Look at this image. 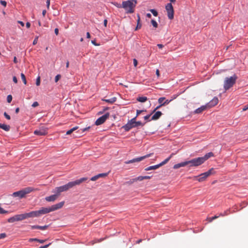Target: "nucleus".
I'll return each mask as SVG.
<instances>
[{
    "mask_svg": "<svg viewBox=\"0 0 248 248\" xmlns=\"http://www.w3.org/2000/svg\"><path fill=\"white\" fill-rule=\"evenodd\" d=\"M107 23H108V20H107V19H105V20H104V26H105V27H107Z\"/></svg>",
    "mask_w": 248,
    "mask_h": 248,
    "instance_id": "59",
    "label": "nucleus"
},
{
    "mask_svg": "<svg viewBox=\"0 0 248 248\" xmlns=\"http://www.w3.org/2000/svg\"><path fill=\"white\" fill-rule=\"evenodd\" d=\"M162 113L161 111H156L154 115L152 117L151 120H156L158 119L162 115Z\"/></svg>",
    "mask_w": 248,
    "mask_h": 248,
    "instance_id": "18",
    "label": "nucleus"
},
{
    "mask_svg": "<svg viewBox=\"0 0 248 248\" xmlns=\"http://www.w3.org/2000/svg\"><path fill=\"white\" fill-rule=\"evenodd\" d=\"M151 115V114H149V115H147L145 116L144 117V119L145 120H148V119H149V118L150 117Z\"/></svg>",
    "mask_w": 248,
    "mask_h": 248,
    "instance_id": "51",
    "label": "nucleus"
},
{
    "mask_svg": "<svg viewBox=\"0 0 248 248\" xmlns=\"http://www.w3.org/2000/svg\"><path fill=\"white\" fill-rule=\"evenodd\" d=\"M36 85L37 86H39L40 85V77L39 76L36 79Z\"/></svg>",
    "mask_w": 248,
    "mask_h": 248,
    "instance_id": "40",
    "label": "nucleus"
},
{
    "mask_svg": "<svg viewBox=\"0 0 248 248\" xmlns=\"http://www.w3.org/2000/svg\"><path fill=\"white\" fill-rule=\"evenodd\" d=\"M30 241H35L39 242L40 243H44L46 241V240H40L37 238H32L30 239Z\"/></svg>",
    "mask_w": 248,
    "mask_h": 248,
    "instance_id": "29",
    "label": "nucleus"
},
{
    "mask_svg": "<svg viewBox=\"0 0 248 248\" xmlns=\"http://www.w3.org/2000/svg\"><path fill=\"white\" fill-rule=\"evenodd\" d=\"M143 111H146L145 110H137V114L136 116L137 117Z\"/></svg>",
    "mask_w": 248,
    "mask_h": 248,
    "instance_id": "43",
    "label": "nucleus"
},
{
    "mask_svg": "<svg viewBox=\"0 0 248 248\" xmlns=\"http://www.w3.org/2000/svg\"><path fill=\"white\" fill-rule=\"evenodd\" d=\"M137 3V0H128L122 2V7L127 14L134 12V8Z\"/></svg>",
    "mask_w": 248,
    "mask_h": 248,
    "instance_id": "3",
    "label": "nucleus"
},
{
    "mask_svg": "<svg viewBox=\"0 0 248 248\" xmlns=\"http://www.w3.org/2000/svg\"><path fill=\"white\" fill-rule=\"evenodd\" d=\"M187 165L186 161L185 162H183L178 164H176L173 166V169H177L181 167H183Z\"/></svg>",
    "mask_w": 248,
    "mask_h": 248,
    "instance_id": "21",
    "label": "nucleus"
},
{
    "mask_svg": "<svg viewBox=\"0 0 248 248\" xmlns=\"http://www.w3.org/2000/svg\"><path fill=\"white\" fill-rule=\"evenodd\" d=\"M165 8L168 18L170 19H172L174 17V10L172 4L170 3H168Z\"/></svg>",
    "mask_w": 248,
    "mask_h": 248,
    "instance_id": "8",
    "label": "nucleus"
},
{
    "mask_svg": "<svg viewBox=\"0 0 248 248\" xmlns=\"http://www.w3.org/2000/svg\"><path fill=\"white\" fill-rule=\"evenodd\" d=\"M219 216H215L211 217H208L207 220H208L209 222H211L213 220L217 218Z\"/></svg>",
    "mask_w": 248,
    "mask_h": 248,
    "instance_id": "31",
    "label": "nucleus"
},
{
    "mask_svg": "<svg viewBox=\"0 0 248 248\" xmlns=\"http://www.w3.org/2000/svg\"><path fill=\"white\" fill-rule=\"evenodd\" d=\"M173 155V154H171L165 160L159 163L158 165H159V167H161L165 164H166L168 161L170 160V159L172 157V155Z\"/></svg>",
    "mask_w": 248,
    "mask_h": 248,
    "instance_id": "23",
    "label": "nucleus"
},
{
    "mask_svg": "<svg viewBox=\"0 0 248 248\" xmlns=\"http://www.w3.org/2000/svg\"><path fill=\"white\" fill-rule=\"evenodd\" d=\"M46 5H47V9H49V5H50V0H46Z\"/></svg>",
    "mask_w": 248,
    "mask_h": 248,
    "instance_id": "54",
    "label": "nucleus"
},
{
    "mask_svg": "<svg viewBox=\"0 0 248 248\" xmlns=\"http://www.w3.org/2000/svg\"><path fill=\"white\" fill-rule=\"evenodd\" d=\"M213 155L214 154L213 153L209 152L203 156L195 158L190 160L186 161L187 165H189V167H198L202 164L208 158L213 156Z\"/></svg>",
    "mask_w": 248,
    "mask_h": 248,
    "instance_id": "1",
    "label": "nucleus"
},
{
    "mask_svg": "<svg viewBox=\"0 0 248 248\" xmlns=\"http://www.w3.org/2000/svg\"><path fill=\"white\" fill-rule=\"evenodd\" d=\"M150 11L154 16H157V12L155 10L151 9Z\"/></svg>",
    "mask_w": 248,
    "mask_h": 248,
    "instance_id": "37",
    "label": "nucleus"
},
{
    "mask_svg": "<svg viewBox=\"0 0 248 248\" xmlns=\"http://www.w3.org/2000/svg\"><path fill=\"white\" fill-rule=\"evenodd\" d=\"M133 63H134V65L135 67H136L137 66V64H138V61L136 59H134L133 60Z\"/></svg>",
    "mask_w": 248,
    "mask_h": 248,
    "instance_id": "50",
    "label": "nucleus"
},
{
    "mask_svg": "<svg viewBox=\"0 0 248 248\" xmlns=\"http://www.w3.org/2000/svg\"><path fill=\"white\" fill-rule=\"evenodd\" d=\"M21 79H22L23 83H24V84H26L27 81H26V77L23 73L21 74Z\"/></svg>",
    "mask_w": 248,
    "mask_h": 248,
    "instance_id": "30",
    "label": "nucleus"
},
{
    "mask_svg": "<svg viewBox=\"0 0 248 248\" xmlns=\"http://www.w3.org/2000/svg\"><path fill=\"white\" fill-rule=\"evenodd\" d=\"M58 196V195H52L45 198V200L47 202H54L55 201Z\"/></svg>",
    "mask_w": 248,
    "mask_h": 248,
    "instance_id": "17",
    "label": "nucleus"
},
{
    "mask_svg": "<svg viewBox=\"0 0 248 248\" xmlns=\"http://www.w3.org/2000/svg\"><path fill=\"white\" fill-rule=\"evenodd\" d=\"M55 33L56 34V35H58V33H59V30L58 28H56L55 29Z\"/></svg>",
    "mask_w": 248,
    "mask_h": 248,
    "instance_id": "61",
    "label": "nucleus"
},
{
    "mask_svg": "<svg viewBox=\"0 0 248 248\" xmlns=\"http://www.w3.org/2000/svg\"><path fill=\"white\" fill-rule=\"evenodd\" d=\"M13 81L15 83H16L17 82V78L14 76L13 78Z\"/></svg>",
    "mask_w": 248,
    "mask_h": 248,
    "instance_id": "53",
    "label": "nucleus"
},
{
    "mask_svg": "<svg viewBox=\"0 0 248 248\" xmlns=\"http://www.w3.org/2000/svg\"><path fill=\"white\" fill-rule=\"evenodd\" d=\"M0 3H1V5L4 6V7H6V4H7V2L5 1L0 0Z\"/></svg>",
    "mask_w": 248,
    "mask_h": 248,
    "instance_id": "45",
    "label": "nucleus"
},
{
    "mask_svg": "<svg viewBox=\"0 0 248 248\" xmlns=\"http://www.w3.org/2000/svg\"><path fill=\"white\" fill-rule=\"evenodd\" d=\"M159 167H160L159 165L158 164H157V165H156L151 166L145 168V170L146 171H149V170H154L157 169Z\"/></svg>",
    "mask_w": 248,
    "mask_h": 248,
    "instance_id": "24",
    "label": "nucleus"
},
{
    "mask_svg": "<svg viewBox=\"0 0 248 248\" xmlns=\"http://www.w3.org/2000/svg\"><path fill=\"white\" fill-rule=\"evenodd\" d=\"M12 100V96L11 95H8L7 97V101L8 103H11Z\"/></svg>",
    "mask_w": 248,
    "mask_h": 248,
    "instance_id": "38",
    "label": "nucleus"
},
{
    "mask_svg": "<svg viewBox=\"0 0 248 248\" xmlns=\"http://www.w3.org/2000/svg\"><path fill=\"white\" fill-rule=\"evenodd\" d=\"M206 106H202L201 107L196 109L195 110V113L197 114L201 113L206 108Z\"/></svg>",
    "mask_w": 248,
    "mask_h": 248,
    "instance_id": "22",
    "label": "nucleus"
},
{
    "mask_svg": "<svg viewBox=\"0 0 248 248\" xmlns=\"http://www.w3.org/2000/svg\"><path fill=\"white\" fill-rule=\"evenodd\" d=\"M99 178V176H98V175H95L93 177H92L91 178V181H95L96 180H97V179H98Z\"/></svg>",
    "mask_w": 248,
    "mask_h": 248,
    "instance_id": "36",
    "label": "nucleus"
},
{
    "mask_svg": "<svg viewBox=\"0 0 248 248\" xmlns=\"http://www.w3.org/2000/svg\"><path fill=\"white\" fill-rule=\"evenodd\" d=\"M61 77V76L60 75H57L55 78V81L56 82H58V81L60 79Z\"/></svg>",
    "mask_w": 248,
    "mask_h": 248,
    "instance_id": "44",
    "label": "nucleus"
},
{
    "mask_svg": "<svg viewBox=\"0 0 248 248\" xmlns=\"http://www.w3.org/2000/svg\"><path fill=\"white\" fill-rule=\"evenodd\" d=\"M38 39V36H36L35 38V39H34V40L33 41V43H32L33 45H36L37 43Z\"/></svg>",
    "mask_w": 248,
    "mask_h": 248,
    "instance_id": "46",
    "label": "nucleus"
},
{
    "mask_svg": "<svg viewBox=\"0 0 248 248\" xmlns=\"http://www.w3.org/2000/svg\"><path fill=\"white\" fill-rule=\"evenodd\" d=\"M102 100L110 104H113L116 101V97H114L108 99H103Z\"/></svg>",
    "mask_w": 248,
    "mask_h": 248,
    "instance_id": "25",
    "label": "nucleus"
},
{
    "mask_svg": "<svg viewBox=\"0 0 248 248\" xmlns=\"http://www.w3.org/2000/svg\"><path fill=\"white\" fill-rule=\"evenodd\" d=\"M229 211H225L224 212V213H220L219 214V216L223 217V216H227V215H229Z\"/></svg>",
    "mask_w": 248,
    "mask_h": 248,
    "instance_id": "42",
    "label": "nucleus"
},
{
    "mask_svg": "<svg viewBox=\"0 0 248 248\" xmlns=\"http://www.w3.org/2000/svg\"><path fill=\"white\" fill-rule=\"evenodd\" d=\"M153 154V153H151V154H147L145 155H144V156H141L140 157L134 158L133 159L125 161V163L128 164H130V163L140 162V161L143 160L145 158H146L151 156V155Z\"/></svg>",
    "mask_w": 248,
    "mask_h": 248,
    "instance_id": "10",
    "label": "nucleus"
},
{
    "mask_svg": "<svg viewBox=\"0 0 248 248\" xmlns=\"http://www.w3.org/2000/svg\"><path fill=\"white\" fill-rule=\"evenodd\" d=\"M157 46L159 48H162L164 46L162 44H157Z\"/></svg>",
    "mask_w": 248,
    "mask_h": 248,
    "instance_id": "64",
    "label": "nucleus"
},
{
    "mask_svg": "<svg viewBox=\"0 0 248 248\" xmlns=\"http://www.w3.org/2000/svg\"><path fill=\"white\" fill-rule=\"evenodd\" d=\"M108 173H99L98 174L99 178H103L105 177L108 176Z\"/></svg>",
    "mask_w": 248,
    "mask_h": 248,
    "instance_id": "34",
    "label": "nucleus"
},
{
    "mask_svg": "<svg viewBox=\"0 0 248 248\" xmlns=\"http://www.w3.org/2000/svg\"><path fill=\"white\" fill-rule=\"evenodd\" d=\"M135 180H137V181H141L144 180L143 176H140L138 177L135 178Z\"/></svg>",
    "mask_w": 248,
    "mask_h": 248,
    "instance_id": "39",
    "label": "nucleus"
},
{
    "mask_svg": "<svg viewBox=\"0 0 248 248\" xmlns=\"http://www.w3.org/2000/svg\"><path fill=\"white\" fill-rule=\"evenodd\" d=\"M16 220V221H21L26 219L25 213L15 215Z\"/></svg>",
    "mask_w": 248,
    "mask_h": 248,
    "instance_id": "19",
    "label": "nucleus"
},
{
    "mask_svg": "<svg viewBox=\"0 0 248 248\" xmlns=\"http://www.w3.org/2000/svg\"><path fill=\"white\" fill-rule=\"evenodd\" d=\"M135 182H137V180H135V178H133V179H132L130 180V184H132V183H133Z\"/></svg>",
    "mask_w": 248,
    "mask_h": 248,
    "instance_id": "57",
    "label": "nucleus"
},
{
    "mask_svg": "<svg viewBox=\"0 0 248 248\" xmlns=\"http://www.w3.org/2000/svg\"><path fill=\"white\" fill-rule=\"evenodd\" d=\"M38 106H39V103L36 101L33 102V103L32 104V107L33 108L36 107Z\"/></svg>",
    "mask_w": 248,
    "mask_h": 248,
    "instance_id": "47",
    "label": "nucleus"
},
{
    "mask_svg": "<svg viewBox=\"0 0 248 248\" xmlns=\"http://www.w3.org/2000/svg\"><path fill=\"white\" fill-rule=\"evenodd\" d=\"M8 221L10 223H13V222H14L15 221H16V217H15V216L11 217H10L8 219Z\"/></svg>",
    "mask_w": 248,
    "mask_h": 248,
    "instance_id": "32",
    "label": "nucleus"
},
{
    "mask_svg": "<svg viewBox=\"0 0 248 248\" xmlns=\"http://www.w3.org/2000/svg\"><path fill=\"white\" fill-rule=\"evenodd\" d=\"M26 218H32L39 217V214L37 211H33L29 213H25Z\"/></svg>",
    "mask_w": 248,
    "mask_h": 248,
    "instance_id": "14",
    "label": "nucleus"
},
{
    "mask_svg": "<svg viewBox=\"0 0 248 248\" xmlns=\"http://www.w3.org/2000/svg\"><path fill=\"white\" fill-rule=\"evenodd\" d=\"M87 180V177H83L79 179L76 180L74 181L70 182L65 185L56 187L57 192L58 194H59L62 192L66 191L68 190L69 189L77 185H79L82 183L86 181Z\"/></svg>",
    "mask_w": 248,
    "mask_h": 248,
    "instance_id": "2",
    "label": "nucleus"
},
{
    "mask_svg": "<svg viewBox=\"0 0 248 248\" xmlns=\"http://www.w3.org/2000/svg\"><path fill=\"white\" fill-rule=\"evenodd\" d=\"M141 27V24L140 23V21L137 22V25L135 29V30H137L139 29H140Z\"/></svg>",
    "mask_w": 248,
    "mask_h": 248,
    "instance_id": "41",
    "label": "nucleus"
},
{
    "mask_svg": "<svg viewBox=\"0 0 248 248\" xmlns=\"http://www.w3.org/2000/svg\"><path fill=\"white\" fill-rule=\"evenodd\" d=\"M248 109V104H247L246 106H245L244 107V108H243V111H246V110H247Z\"/></svg>",
    "mask_w": 248,
    "mask_h": 248,
    "instance_id": "52",
    "label": "nucleus"
},
{
    "mask_svg": "<svg viewBox=\"0 0 248 248\" xmlns=\"http://www.w3.org/2000/svg\"><path fill=\"white\" fill-rule=\"evenodd\" d=\"M90 128V126L88 127H86V128H83V129H81V130L82 131V132L86 131L87 130L89 129V128Z\"/></svg>",
    "mask_w": 248,
    "mask_h": 248,
    "instance_id": "58",
    "label": "nucleus"
},
{
    "mask_svg": "<svg viewBox=\"0 0 248 248\" xmlns=\"http://www.w3.org/2000/svg\"><path fill=\"white\" fill-rule=\"evenodd\" d=\"M213 169L212 168L205 172L202 173L198 176H195L194 179L199 182H203L208 177L213 173Z\"/></svg>",
    "mask_w": 248,
    "mask_h": 248,
    "instance_id": "7",
    "label": "nucleus"
},
{
    "mask_svg": "<svg viewBox=\"0 0 248 248\" xmlns=\"http://www.w3.org/2000/svg\"><path fill=\"white\" fill-rule=\"evenodd\" d=\"M109 113H106L104 115H103L101 117L98 118L96 120V121L95 122V124L96 125H99L102 124L106 121V120L109 117Z\"/></svg>",
    "mask_w": 248,
    "mask_h": 248,
    "instance_id": "11",
    "label": "nucleus"
},
{
    "mask_svg": "<svg viewBox=\"0 0 248 248\" xmlns=\"http://www.w3.org/2000/svg\"><path fill=\"white\" fill-rule=\"evenodd\" d=\"M173 99L174 98H172L170 100H166L165 102L163 103V101H164L165 100V97H162L159 98V99H158V102L160 104V105L156 107V108L154 110L153 112H155L156 111V110L159 109L162 106L169 104Z\"/></svg>",
    "mask_w": 248,
    "mask_h": 248,
    "instance_id": "9",
    "label": "nucleus"
},
{
    "mask_svg": "<svg viewBox=\"0 0 248 248\" xmlns=\"http://www.w3.org/2000/svg\"><path fill=\"white\" fill-rule=\"evenodd\" d=\"M237 78L235 75L230 78H226L224 80V89L226 91L232 87L235 84Z\"/></svg>",
    "mask_w": 248,
    "mask_h": 248,
    "instance_id": "6",
    "label": "nucleus"
},
{
    "mask_svg": "<svg viewBox=\"0 0 248 248\" xmlns=\"http://www.w3.org/2000/svg\"><path fill=\"white\" fill-rule=\"evenodd\" d=\"M137 100L140 102H145L147 100V98L145 96L139 97L137 98Z\"/></svg>",
    "mask_w": 248,
    "mask_h": 248,
    "instance_id": "27",
    "label": "nucleus"
},
{
    "mask_svg": "<svg viewBox=\"0 0 248 248\" xmlns=\"http://www.w3.org/2000/svg\"><path fill=\"white\" fill-rule=\"evenodd\" d=\"M50 245V244H47V245H45L43 246H41V247H39V248H47Z\"/></svg>",
    "mask_w": 248,
    "mask_h": 248,
    "instance_id": "56",
    "label": "nucleus"
},
{
    "mask_svg": "<svg viewBox=\"0 0 248 248\" xmlns=\"http://www.w3.org/2000/svg\"><path fill=\"white\" fill-rule=\"evenodd\" d=\"M156 75L157 76V77H159L160 74H159V70L158 69H156Z\"/></svg>",
    "mask_w": 248,
    "mask_h": 248,
    "instance_id": "60",
    "label": "nucleus"
},
{
    "mask_svg": "<svg viewBox=\"0 0 248 248\" xmlns=\"http://www.w3.org/2000/svg\"><path fill=\"white\" fill-rule=\"evenodd\" d=\"M8 213V211L4 210L1 206V204H0V214H5V213Z\"/></svg>",
    "mask_w": 248,
    "mask_h": 248,
    "instance_id": "35",
    "label": "nucleus"
},
{
    "mask_svg": "<svg viewBox=\"0 0 248 248\" xmlns=\"http://www.w3.org/2000/svg\"><path fill=\"white\" fill-rule=\"evenodd\" d=\"M34 134L38 136H45L47 134V128L46 127H41L34 131Z\"/></svg>",
    "mask_w": 248,
    "mask_h": 248,
    "instance_id": "12",
    "label": "nucleus"
},
{
    "mask_svg": "<svg viewBox=\"0 0 248 248\" xmlns=\"http://www.w3.org/2000/svg\"><path fill=\"white\" fill-rule=\"evenodd\" d=\"M136 118L137 116L132 118L130 120L128 121L126 124L123 126V128L125 130V131H128L133 128L142 126L144 125V124H142L140 121L137 122L136 121Z\"/></svg>",
    "mask_w": 248,
    "mask_h": 248,
    "instance_id": "4",
    "label": "nucleus"
},
{
    "mask_svg": "<svg viewBox=\"0 0 248 248\" xmlns=\"http://www.w3.org/2000/svg\"><path fill=\"white\" fill-rule=\"evenodd\" d=\"M4 115L7 119L10 120L11 119L10 115H9L6 112L4 113Z\"/></svg>",
    "mask_w": 248,
    "mask_h": 248,
    "instance_id": "48",
    "label": "nucleus"
},
{
    "mask_svg": "<svg viewBox=\"0 0 248 248\" xmlns=\"http://www.w3.org/2000/svg\"><path fill=\"white\" fill-rule=\"evenodd\" d=\"M6 236V234L5 233H0V239H2Z\"/></svg>",
    "mask_w": 248,
    "mask_h": 248,
    "instance_id": "49",
    "label": "nucleus"
},
{
    "mask_svg": "<svg viewBox=\"0 0 248 248\" xmlns=\"http://www.w3.org/2000/svg\"><path fill=\"white\" fill-rule=\"evenodd\" d=\"M51 212L50 207H42L40 210H38L39 217L42 215L46 214Z\"/></svg>",
    "mask_w": 248,
    "mask_h": 248,
    "instance_id": "15",
    "label": "nucleus"
},
{
    "mask_svg": "<svg viewBox=\"0 0 248 248\" xmlns=\"http://www.w3.org/2000/svg\"><path fill=\"white\" fill-rule=\"evenodd\" d=\"M115 5L118 8H123L122 4L121 5L120 4H118L117 3L116 4H115Z\"/></svg>",
    "mask_w": 248,
    "mask_h": 248,
    "instance_id": "55",
    "label": "nucleus"
},
{
    "mask_svg": "<svg viewBox=\"0 0 248 248\" xmlns=\"http://www.w3.org/2000/svg\"><path fill=\"white\" fill-rule=\"evenodd\" d=\"M18 23L21 25V26L24 27V23L21 21H18Z\"/></svg>",
    "mask_w": 248,
    "mask_h": 248,
    "instance_id": "63",
    "label": "nucleus"
},
{
    "mask_svg": "<svg viewBox=\"0 0 248 248\" xmlns=\"http://www.w3.org/2000/svg\"><path fill=\"white\" fill-rule=\"evenodd\" d=\"M151 23L155 28H156L157 27L158 24L155 20L152 19L151 20Z\"/></svg>",
    "mask_w": 248,
    "mask_h": 248,
    "instance_id": "33",
    "label": "nucleus"
},
{
    "mask_svg": "<svg viewBox=\"0 0 248 248\" xmlns=\"http://www.w3.org/2000/svg\"><path fill=\"white\" fill-rule=\"evenodd\" d=\"M218 100L217 97H214L211 101H210L206 105V107L211 108L213 107L218 103Z\"/></svg>",
    "mask_w": 248,
    "mask_h": 248,
    "instance_id": "16",
    "label": "nucleus"
},
{
    "mask_svg": "<svg viewBox=\"0 0 248 248\" xmlns=\"http://www.w3.org/2000/svg\"><path fill=\"white\" fill-rule=\"evenodd\" d=\"M31 227L32 229H40L42 230H45L48 228V226L45 225L43 226H39V225H32V226H31Z\"/></svg>",
    "mask_w": 248,
    "mask_h": 248,
    "instance_id": "20",
    "label": "nucleus"
},
{
    "mask_svg": "<svg viewBox=\"0 0 248 248\" xmlns=\"http://www.w3.org/2000/svg\"><path fill=\"white\" fill-rule=\"evenodd\" d=\"M78 128V126H76V127H74L73 128H72V129L68 130L67 132H66V135H70L71 134L73 131H74L75 130H77V129Z\"/></svg>",
    "mask_w": 248,
    "mask_h": 248,
    "instance_id": "28",
    "label": "nucleus"
},
{
    "mask_svg": "<svg viewBox=\"0 0 248 248\" xmlns=\"http://www.w3.org/2000/svg\"><path fill=\"white\" fill-rule=\"evenodd\" d=\"M0 128L6 131H8L10 130V126L9 125L0 124Z\"/></svg>",
    "mask_w": 248,
    "mask_h": 248,
    "instance_id": "26",
    "label": "nucleus"
},
{
    "mask_svg": "<svg viewBox=\"0 0 248 248\" xmlns=\"http://www.w3.org/2000/svg\"><path fill=\"white\" fill-rule=\"evenodd\" d=\"M64 204V202L63 201V202H61L59 203H58L56 204L52 205L51 207H50L51 212H53V211H54L57 210L61 209V208L62 207Z\"/></svg>",
    "mask_w": 248,
    "mask_h": 248,
    "instance_id": "13",
    "label": "nucleus"
},
{
    "mask_svg": "<svg viewBox=\"0 0 248 248\" xmlns=\"http://www.w3.org/2000/svg\"><path fill=\"white\" fill-rule=\"evenodd\" d=\"M151 176H143L144 179H151Z\"/></svg>",
    "mask_w": 248,
    "mask_h": 248,
    "instance_id": "62",
    "label": "nucleus"
},
{
    "mask_svg": "<svg viewBox=\"0 0 248 248\" xmlns=\"http://www.w3.org/2000/svg\"><path fill=\"white\" fill-rule=\"evenodd\" d=\"M37 190L32 187H27L21 190L14 192L12 196L14 197H18L19 199H22L25 197L27 194Z\"/></svg>",
    "mask_w": 248,
    "mask_h": 248,
    "instance_id": "5",
    "label": "nucleus"
}]
</instances>
